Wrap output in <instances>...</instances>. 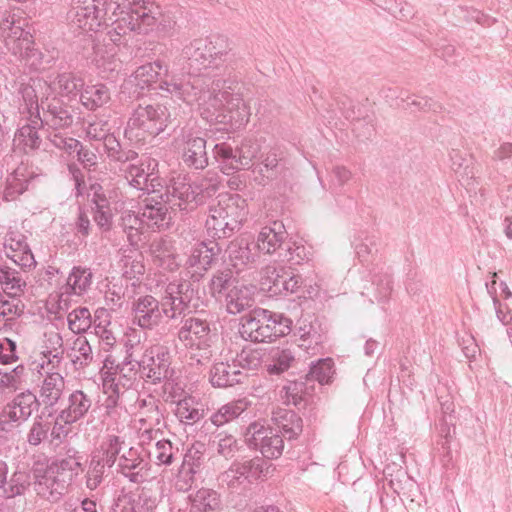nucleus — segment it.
Returning a JSON list of instances; mask_svg holds the SVG:
<instances>
[{
    "mask_svg": "<svg viewBox=\"0 0 512 512\" xmlns=\"http://www.w3.org/2000/svg\"><path fill=\"white\" fill-rule=\"evenodd\" d=\"M193 284L188 280L170 282L159 300L163 318L183 319L190 312V302L194 296Z\"/></svg>",
    "mask_w": 512,
    "mask_h": 512,
    "instance_id": "obj_6",
    "label": "nucleus"
},
{
    "mask_svg": "<svg viewBox=\"0 0 512 512\" xmlns=\"http://www.w3.org/2000/svg\"><path fill=\"white\" fill-rule=\"evenodd\" d=\"M64 388L65 380L60 373H47L40 386V403L45 407H53L61 399Z\"/></svg>",
    "mask_w": 512,
    "mask_h": 512,
    "instance_id": "obj_36",
    "label": "nucleus"
},
{
    "mask_svg": "<svg viewBox=\"0 0 512 512\" xmlns=\"http://www.w3.org/2000/svg\"><path fill=\"white\" fill-rule=\"evenodd\" d=\"M393 291L392 274L388 270L380 269L371 276V283L364 288L362 295L369 297L371 302L385 303Z\"/></svg>",
    "mask_w": 512,
    "mask_h": 512,
    "instance_id": "obj_33",
    "label": "nucleus"
},
{
    "mask_svg": "<svg viewBox=\"0 0 512 512\" xmlns=\"http://www.w3.org/2000/svg\"><path fill=\"white\" fill-rule=\"evenodd\" d=\"M291 325L283 314L259 308L241 318L239 333L247 341L270 342L289 334Z\"/></svg>",
    "mask_w": 512,
    "mask_h": 512,
    "instance_id": "obj_4",
    "label": "nucleus"
},
{
    "mask_svg": "<svg viewBox=\"0 0 512 512\" xmlns=\"http://www.w3.org/2000/svg\"><path fill=\"white\" fill-rule=\"evenodd\" d=\"M104 148L111 161L122 165L120 168H125L138 158L136 151L123 147L116 137H109L108 140H106V146Z\"/></svg>",
    "mask_w": 512,
    "mask_h": 512,
    "instance_id": "obj_48",
    "label": "nucleus"
},
{
    "mask_svg": "<svg viewBox=\"0 0 512 512\" xmlns=\"http://www.w3.org/2000/svg\"><path fill=\"white\" fill-rule=\"evenodd\" d=\"M157 168L158 161L146 157L139 164L130 163L120 170L130 186L150 195L163 190V180L159 177Z\"/></svg>",
    "mask_w": 512,
    "mask_h": 512,
    "instance_id": "obj_7",
    "label": "nucleus"
},
{
    "mask_svg": "<svg viewBox=\"0 0 512 512\" xmlns=\"http://www.w3.org/2000/svg\"><path fill=\"white\" fill-rule=\"evenodd\" d=\"M355 253L361 262H368L373 253L377 251V243L373 236L361 234L353 242Z\"/></svg>",
    "mask_w": 512,
    "mask_h": 512,
    "instance_id": "obj_61",
    "label": "nucleus"
},
{
    "mask_svg": "<svg viewBox=\"0 0 512 512\" xmlns=\"http://www.w3.org/2000/svg\"><path fill=\"white\" fill-rule=\"evenodd\" d=\"M119 506L120 512H155L157 501L147 492H142L136 496L125 497Z\"/></svg>",
    "mask_w": 512,
    "mask_h": 512,
    "instance_id": "obj_50",
    "label": "nucleus"
},
{
    "mask_svg": "<svg viewBox=\"0 0 512 512\" xmlns=\"http://www.w3.org/2000/svg\"><path fill=\"white\" fill-rule=\"evenodd\" d=\"M4 251L6 256L21 268H31L36 264L34 255L26 242V236L18 231L7 233Z\"/></svg>",
    "mask_w": 512,
    "mask_h": 512,
    "instance_id": "obj_23",
    "label": "nucleus"
},
{
    "mask_svg": "<svg viewBox=\"0 0 512 512\" xmlns=\"http://www.w3.org/2000/svg\"><path fill=\"white\" fill-rule=\"evenodd\" d=\"M241 88L238 87L237 92L231 96L226 90V133L241 130L249 122L250 107L242 97Z\"/></svg>",
    "mask_w": 512,
    "mask_h": 512,
    "instance_id": "obj_22",
    "label": "nucleus"
},
{
    "mask_svg": "<svg viewBox=\"0 0 512 512\" xmlns=\"http://www.w3.org/2000/svg\"><path fill=\"white\" fill-rule=\"evenodd\" d=\"M162 17L159 5L150 1L72 0L70 26L85 33L106 30L109 41L119 45L131 32L146 34Z\"/></svg>",
    "mask_w": 512,
    "mask_h": 512,
    "instance_id": "obj_1",
    "label": "nucleus"
},
{
    "mask_svg": "<svg viewBox=\"0 0 512 512\" xmlns=\"http://www.w3.org/2000/svg\"><path fill=\"white\" fill-rule=\"evenodd\" d=\"M30 181L28 179H20L18 173L10 175L7 178L6 187L3 197L7 201L15 200L19 195L28 189Z\"/></svg>",
    "mask_w": 512,
    "mask_h": 512,
    "instance_id": "obj_64",
    "label": "nucleus"
},
{
    "mask_svg": "<svg viewBox=\"0 0 512 512\" xmlns=\"http://www.w3.org/2000/svg\"><path fill=\"white\" fill-rule=\"evenodd\" d=\"M120 226L126 234L128 242L132 246H137L141 241L142 229L145 225L142 221V215L132 211H126L121 216Z\"/></svg>",
    "mask_w": 512,
    "mask_h": 512,
    "instance_id": "obj_47",
    "label": "nucleus"
},
{
    "mask_svg": "<svg viewBox=\"0 0 512 512\" xmlns=\"http://www.w3.org/2000/svg\"><path fill=\"white\" fill-rule=\"evenodd\" d=\"M175 414L181 422L195 423L204 417L203 404L195 397L184 396L178 399Z\"/></svg>",
    "mask_w": 512,
    "mask_h": 512,
    "instance_id": "obj_45",
    "label": "nucleus"
},
{
    "mask_svg": "<svg viewBox=\"0 0 512 512\" xmlns=\"http://www.w3.org/2000/svg\"><path fill=\"white\" fill-rule=\"evenodd\" d=\"M157 465H171L179 455V449L171 441L158 440L154 449L149 452Z\"/></svg>",
    "mask_w": 512,
    "mask_h": 512,
    "instance_id": "obj_54",
    "label": "nucleus"
},
{
    "mask_svg": "<svg viewBox=\"0 0 512 512\" xmlns=\"http://www.w3.org/2000/svg\"><path fill=\"white\" fill-rule=\"evenodd\" d=\"M69 357L76 369H83L92 363V347L86 337L79 336L74 340Z\"/></svg>",
    "mask_w": 512,
    "mask_h": 512,
    "instance_id": "obj_52",
    "label": "nucleus"
},
{
    "mask_svg": "<svg viewBox=\"0 0 512 512\" xmlns=\"http://www.w3.org/2000/svg\"><path fill=\"white\" fill-rule=\"evenodd\" d=\"M260 289L270 296L295 293L302 284L299 275L293 274L287 268L269 264L261 270Z\"/></svg>",
    "mask_w": 512,
    "mask_h": 512,
    "instance_id": "obj_9",
    "label": "nucleus"
},
{
    "mask_svg": "<svg viewBox=\"0 0 512 512\" xmlns=\"http://www.w3.org/2000/svg\"><path fill=\"white\" fill-rule=\"evenodd\" d=\"M40 112H36V124L47 126L48 128L58 130L69 128L75 120V109L72 105L64 102L57 96H46L41 98Z\"/></svg>",
    "mask_w": 512,
    "mask_h": 512,
    "instance_id": "obj_8",
    "label": "nucleus"
},
{
    "mask_svg": "<svg viewBox=\"0 0 512 512\" xmlns=\"http://www.w3.org/2000/svg\"><path fill=\"white\" fill-rule=\"evenodd\" d=\"M108 466L91 454V459L86 473V486L95 490L103 482Z\"/></svg>",
    "mask_w": 512,
    "mask_h": 512,
    "instance_id": "obj_59",
    "label": "nucleus"
},
{
    "mask_svg": "<svg viewBox=\"0 0 512 512\" xmlns=\"http://www.w3.org/2000/svg\"><path fill=\"white\" fill-rule=\"evenodd\" d=\"M0 284L4 293L10 297L19 296L26 286L20 272L8 266L0 267Z\"/></svg>",
    "mask_w": 512,
    "mask_h": 512,
    "instance_id": "obj_49",
    "label": "nucleus"
},
{
    "mask_svg": "<svg viewBox=\"0 0 512 512\" xmlns=\"http://www.w3.org/2000/svg\"><path fill=\"white\" fill-rule=\"evenodd\" d=\"M162 193H169L172 205H177L180 209H185V207H182V203L193 202L198 194L186 174L173 176L168 185L163 184Z\"/></svg>",
    "mask_w": 512,
    "mask_h": 512,
    "instance_id": "obj_31",
    "label": "nucleus"
},
{
    "mask_svg": "<svg viewBox=\"0 0 512 512\" xmlns=\"http://www.w3.org/2000/svg\"><path fill=\"white\" fill-rule=\"evenodd\" d=\"M22 119L26 122L17 129L14 137L15 144L22 147L25 152L39 149L42 138L38 131L44 126L36 124L34 117L28 116L22 117Z\"/></svg>",
    "mask_w": 512,
    "mask_h": 512,
    "instance_id": "obj_38",
    "label": "nucleus"
},
{
    "mask_svg": "<svg viewBox=\"0 0 512 512\" xmlns=\"http://www.w3.org/2000/svg\"><path fill=\"white\" fill-rule=\"evenodd\" d=\"M200 459L201 455L198 451L192 453V451L189 450V452L184 455L174 482V487L177 491L187 492L192 488L195 482V474L201 465Z\"/></svg>",
    "mask_w": 512,
    "mask_h": 512,
    "instance_id": "obj_34",
    "label": "nucleus"
},
{
    "mask_svg": "<svg viewBox=\"0 0 512 512\" xmlns=\"http://www.w3.org/2000/svg\"><path fill=\"white\" fill-rule=\"evenodd\" d=\"M224 208L221 207L220 200L218 205H211L209 215L206 219V228L208 236L214 239H221V233L224 234Z\"/></svg>",
    "mask_w": 512,
    "mask_h": 512,
    "instance_id": "obj_57",
    "label": "nucleus"
},
{
    "mask_svg": "<svg viewBox=\"0 0 512 512\" xmlns=\"http://www.w3.org/2000/svg\"><path fill=\"white\" fill-rule=\"evenodd\" d=\"M334 373L333 361L331 358L319 359L317 362L312 363L307 380H315L320 384L328 383Z\"/></svg>",
    "mask_w": 512,
    "mask_h": 512,
    "instance_id": "obj_58",
    "label": "nucleus"
},
{
    "mask_svg": "<svg viewBox=\"0 0 512 512\" xmlns=\"http://www.w3.org/2000/svg\"><path fill=\"white\" fill-rule=\"evenodd\" d=\"M263 473L262 461L253 459L233 463L226 471V483L230 488H246L253 480Z\"/></svg>",
    "mask_w": 512,
    "mask_h": 512,
    "instance_id": "obj_25",
    "label": "nucleus"
},
{
    "mask_svg": "<svg viewBox=\"0 0 512 512\" xmlns=\"http://www.w3.org/2000/svg\"><path fill=\"white\" fill-rule=\"evenodd\" d=\"M183 162L194 169H204L208 165L206 140L202 137H189L186 141Z\"/></svg>",
    "mask_w": 512,
    "mask_h": 512,
    "instance_id": "obj_39",
    "label": "nucleus"
},
{
    "mask_svg": "<svg viewBox=\"0 0 512 512\" xmlns=\"http://www.w3.org/2000/svg\"><path fill=\"white\" fill-rule=\"evenodd\" d=\"M92 283V272L89 268L73 267L67 278V293L82 295Z\"/></svg>",
    "mask_w": 512,
    "mask_h": 512,
    "instance_id": "obj_51",
    "label": "nucleus"
},
{
    "mask_svg": "<svg viewBox=\"0 0 512 512\" xmlns=\"http://www.w3.org/2000/svg\"><path fill=\"white\" fill-rule=\"evenodd\" d=\"M142 202V221L148 228L163 230L170 227L172 218L169 205H172V200L169 199V193H162L160 190L147 195Z\"/></svg>",
    "mask_w": 512,
    "mask_h": 512,
    "instance_id": "obj_11",
    "label": "nucleus"
},
{
    "mask_svg": "<svg viewBox=\"0 0 512 512\" xmlns=\"http://www.w3.org/2000/svg\"><path fill=\"white\" fill-rule=\"evenodd\" d=\"M286 236L285 227L279 221H274L271 225L262 227L256 242L254 241L257 253L274 254L283 245Z\"/></svg>",
    "mask_w": 512,
    "mask_h": 512,
    "instance_id": "obj_30",
    "label": "nucleus"
},
{
    "mask_svg": "<svg viewBox=\"0 0 512 512\" xmlns=\"http://www.w3.org/2000/svg\"><path fill=\"white\" fill-rule=\"evenodd\" d=\"M277 433H282L288 439L296 438L302 432V419L292 410L278 409L273 412Z\"/></svg>",
    "mask_w": 512,
    "mask_h": 512,
    "instance_id": "obj_40",
    "label": "nucleus"
},
{
    "mask_svg": "<svg viewBox=\"0 0 512 512\" xmlns=\"http://www.w3.org/2000/svg\"><path fill=\"white\" fill-rule=\"evenodd\" d=\"M138 411V422L142 432V438L152 440L158 433H162L165 426L161 403L155 397L148 395L145 398H138L135 403Z\"/></svg>",
    "mask_w": 512,
    "mask_h": 512,
    "instance_id": "obj_12",
    "label": "nucleus"
},
{
    "mask_svg": "<svg viewBox=\"0 0 512 512\" xmlns=\"http://www.w3.org/2000/svg\"><path fill=\"white\" fill-rule=\"evenodd\" d=\"M228 263L226 270L231 273H240L256 262L258 253L254 245V238L249 234H241L234 238L226 247Z\"/></svg>",
    "mask_w": 512,
    "mask_h": 512,
    "instance_id": "obj_16",
    "label": "nucleus"
},
{
    "mask_svg": "<svg viewBox=\"0 0 512 512\" xmlns=\"http://www.w3.org/2000/svg\"><path fill=\"white\" fill-rule=\"evenodd\" d=\"M92 397L82 390H74L69 394L67 405L60 411L57 420L72 424L83 419L92 407Z\"/></svg>",
    "mask_w": 512,
    "mask_h": 512,
    "instance_id": "obj_29",
    "label": "nucleus"
},
{
    "mask_svg": "<svg viewBox=\"0 0 512 512\" xmlns=\"http://www.w3.org/2000/svg\"><path fill=\"white\" fill-rule=\"evenodd\" d=\"M111 322L106 310H97L94 317V334L98 337L101 348L109 351L116 344V337L109 328Z\"/></svg>",
    "mask_w": 512,
    "mask_h": 512,
    "instance_id": "obj_43",
    "label": "nucleus"
},
{
    "mask_svg": "<svg viewBox=\"0 0 512 512\" xmlns=\"http://www.w3.org/2000/svg\"><path fill=\"white\" fill-rule=\"evenodd\" d=\"M68 328L75 334H82L94 325L88 308L80 307L71 311L67 316Z\"/></svg>",
    "mask_w": 512,
    "mask_h": 512,
    "instance_id": "obj_56",
    "label": "nucleus"
},
{
    "mask_svg": "<svg viewBox=\"0 0 512 512\" xmlns=\"http://www.w3.org/2000/svg\"><path fill=\"white\" fill-rule=\"evenodd\" d=\"M294 361V355L289 349H274L270 354V363L266 364L269 375H280L287 371Z\"/></svg>",
    "mask_w": 512,
    "mask_h": 512,
    "instance_id": "obj_55",
    "label": "nucleus"
},
{
    "mask_svg": "<svg viewBox=\"0 0 512 512\" xmlns=\"http://www.w3.org/2000/svg\"><path fill=\"white\" fill-rule=\"evenodd\" d=\"M0 33L5 47L32 70L44 68V54L34 46L28 21L18 10L0 11Z\"/></svg>",
    "mask_w": 512,
    "mask_h": 512,
    "instance_id": "obj_3",
    "label": "nucleus"
},
{
    "mask_svg": "<svg viewBox=\"0 0 512 512\" xmlns=\"http://www.w3.org/2000/svg\"><path fill=\"white\" fill-rule=\"evenodd\" d=\"M111 100V91L103 83L88 84L83 86L79 101L83 107L90 111H95L104 107Z\"/></svg>",
    "mask_w": 512,
    "mask_h": 512,
    "instance_id": "obj_35",
    "label": "nucleus"
},
{
    "mask_svg": "<svg viewBox=\"0 0 512 512\" xmlns=\"http://www.w3.org/2000/svg\"><path fill=\"white\" fill-rule=\"evenodd\" d=\"M263 353L258 349L244 348L237 355L236 362L243 370H256L262 364Z\"/></svg>",
    "mask_w": 512,
    "mask_h": 512,
    "instance_id": "obj_63",
    "label": "nucleus"
},
{
    "mask_svg": "<svg viewBox=\"0 0 512 512\" xmlns=\"http://www.w3.org/2000/svg\"><path fill=\"white\" fill-rule=\"evenodd\" d=\"M40 401L30 390L17 394L5 405L0 414V430L9 432L18 425L27 421L34 411H37Z\"/></svg>",
    "mask_w": 512,
    "mask_h": 512,
    "instance_id": "obj_10",
    "label": "nucleus"
},
{
    "mask_svg": "<svg viewBox=\"0 0 512 512\" xmlns=\"http://www.w3.org/2000/svg\"><path fill=\"white\" fill-rule=\"evenodd\" d=\"M133 323L142 329L152 330L163 321L159 300L152 295H143L132 302Z\"/></svg>",
    "mask_w": 512,
    "mask_h": 512,
    "instance_id": "obj_18",
    "label": "nucleus"
},
{
    "mask_svg": "<svg viewBox=\"0 0 512 512\" xmlns=\"http://www.w3.org/2000/svg\"><path fill=\"white\" fill-rule=\"evenodd\" d=\"M260 151V144L252 138H245L235 148L226 146V169L249 168Z\"/></svg>",
    "mask_w": 512,
    "mask_h": 512,
    "instance_id": "obj_26",
    "label": "nucleus"
},
{
    "mask_svg": "<svg viewBox=\"0 0 512 512\" xmlns=\"http://www.w3.org/2000/svg\"><path fill=\"white\" fill-rule=\"evenodd\" d=\"M139 368L152 383H160L172 378L173 370L170 368L171 355L164 346H155L146 350L141 360H138Z\"/></svg>",
    "mask_w": 512,
    "mask_h": 512,
    "instance_id": "obj_14",
    "label": "nucleus"
},
{
    "mask_svg": "<svg viewBox=\"0 0 512 512\" xmlns=\"http://www.w3.org/2000/svg\"><path fill=\"white\" fill-rule=\"evenodd\" d=\"M26 375V367L18 365L15 368L0 369V388L17 390L23 383Z\"/></svg>",
    "mask_w": 512,
    "mask_h": 512,
    "instance_id": "obj_60",
    "label": "nucleus"
},
{
    "mask_svg": "<svg viewBox=\"0 0 512 512\" xmlns=\"http://www.w3.org/2000/svg\"><path fill=\"white\" fill-rule=\"evenodd\" d=\"M44 90H48L47 80L42 78H30L27 83L19 85L18 110L22 117H36V112H40L41 98L45 97Z\"/></svg>",
    "mask_w": 512,
    "mask_h": 512,
    "instance_id": "obj_20",
    "label": "nucleus"
},
{
    "mask_svg": "<svg viewBox=\"0 0 512 512\" xmlns=\"http://www.w3.org/2000/svg\"><path fill=\"white\" fill-rule=\"evenodd\" d=\"M84 83L81 74L66 70L50 76L47 81V89L54 93L53 96L73 101L79 99Z\"/></svg>",
    "mask_w": 512,
    "mask_h": 512,
    "instance_id": "obj_21",
    "label": "nucleus"
},
{
    "mask_svg": "<svg viewBox=\"0 0 512 512\" xmlns=\"http://www.w3.org/2000/svg\"><path fill=\"white\" fill-rule=\"evenodd\" d=\"M246 441L249 445L260 450L266 458H278L283 451L284 442L282 436L273 428L254 422L247 428Z\"/></svg>",
    "mask_w": 512,
    "mask_h": 512,
    "instance_id": "obj_15",
    "label": "nucleus"
},
{
    "mask_svg": "<svg viewBox=\"0 0 512 512\" xmlns=\"http://www.w3.org/2000/svg\"><path fill=\"white\" fill-rule=\"evenodd\" d=\"M310 395L304 381H290L281 390V398L287 405L299 406Z\"/></svg>",
    "mask_w": 512,
    "mask_h": 512,
    "instance_id": "obj_53",
    "label": "nucleus"
},
{
    "mask_svg": "<svg viewBox=\"0 0 512 512\" xmlns=\"http://www.w3.org/2000/svg\"><path fill=\"white\" fill-rule=\"evenodd\" d=\"M116 472L130 482L140 484L146 480L148 462L144 460L139 448L125 447L118 458Z\"/></svg>",
    "mask_w": 512,
    "mask_h": 512,
    "instance_id": "obj_19",
    "label": "nucleus"
},
{
    "mask_svg": "<svg viewBox=\"0 0 512 512\" xmlns=\"http://www.w3.org/2000/svg\"><path fill=\"white\" fill-rule=\"evenodd\" d=\"M224 92L220 89L216 92L213 88V92L209 95L208 99L202 106L201 115L208 123L212 124H223L224 123Z\"/></svg>",
    "mask_w": 512,
    "mask_h": 512,
    "instance_id": "obj_42",
    "label": "nucleus"
},
{
    "mask_svg": "<svg viewBox=\"0 0 512 512\" xmlns=\"http://www.w3.org/2000/svg\"><path fill=\"white\" fill-rule=\"evenodd\" d=\"M162 70L167 73L168 67L160 60L138 67L122 85L121 93H128L131 98L139 100L144 95V91L149 90L157 82Z\"/></svg>",
    "mask_w": 512,
    "mask_h": 512,
    "instance_id": "obj_13",
    "label": "nucleus"
},
{
    "mask_svg": "<svg viewBox=\"0 0 512 512\" xmlns=\"http://www.w3.org/2000/svg\"><path fill=\"white\" fill-rule=\"evenodd\" d=\"M170 113L166 106L137 104L131 111L124 129V136L130 141H142L147 136H157L168 126Z\"/></svg>",
    "mask_w": 512,
    "mask_h": 512,
    "instance_id": "obj_5",
    "label": "nucleus"
},
{
    "mask_svg": "<svg viewBox=\"0 0 512 512\" xmlns=\"http://www.w3.org/2000/svg\"><path fill=\"white\" fill-rule=\"evenodd\" d=\"M126 446L125 440L114 434L107 435L92 454L101 460L108 468L117 466L118 458Z\"/></svg>",
    "mask_w": 512,
    "mask_h": 512,
    "instance_id": "obj_37",
    "label": "nucleus"
},
{
    "mask_svg": "<svg viewBox=\"0 0 512 512\" xmlns=\"http://www.w3.org/2000/svg\"><path fill=\"white\" fill-rule=\"evenodd\" d=\"M191 506L189 512H220V494L212 489L202 488L194 495H190Z\"/></svg>",
    "mask_w": 512,
    "mask_h": 512,
    "instance_id": "obj_41",
    "label": "nucleus"
},
{
    "mask_svg": "<svg viewBox=\"0 0 512 512\" xmlns=\"http://www.w3.org/2000/svg\"><path fill=\"white\" fill-rule=\"evenodd\" d=\"M178 338L185 346L201 349L209 345L211 339L209 324L196 317H190L183 321L178 331Z\"/></svg>",
    "mask_w": 512,
    "mask_h": 512,
    "instance_id": "obj_24",
    "label": "nucleus"
},
{
    "mask_svg": "<svg viewBox=\"0 0 512 512\" xmlns=\"http://www.w3.org/2000/svg\"><path fill=\"white\" fill-rule=\"evenodd\" d=\"M296 329L302 341L299 347L303 348L308 353L312 350L311 354H315L322 343V336L318 333L313 323L307 318H302L298 321Z\"/></svg>",
    "mask_w": 512,
    "mask_h": 512,
    "instance_id": "obj_44",
    "label": "nucleus"
},
{
    "mask_svg": "<svg viewBox=\"0 0 512 512\" xmlns=\"http://www.w3.org/2000/svg\"><path fill=\"white\" fill-rule=\"evenodd\" d=\"M283 160V152L278 148H272L268 153L263 155L260 172L267 173V178H273L279 172L281 161Z\"/></svg>",
    "mask_w": 512,
    "mask_h": 512,
    "instance_id": "obj_62",
    "label": "nucleus"
},
{
    "mask_svg": "<svg viewBox=\"0 0 512 512\" xmlns=\"http://www.w3.org/2000/svg\"><path fill=\"white\" fill-rule=\"evenodd\" d=\"M226 312L236 314L242 312L244 309L252 306L253 300V286L244 284L233 285V283L226 278Z\"/></svg>",
    "mask_w": 512,
    "mask_h": 512,
    "instance_id": "obj_32",
    "label": "nucleus"
},
{
    "mask_svg": "<svg viewBox=\"0 0 512 512\" xmlns=\"http://www.w3.org/2000/svg\"><path fill=\"white\" fill-rule=\"evenodd\" d=\"M219 239L202 241L195 244L186 261L189 268H196L195 272L206 271L221 253Z\"/></svg>",
    "mask_w": 512,
    "mask_h": 512,
    "instance_id": "obj_28",
    "label": "nucleus"
},
{
    "mask_svg": "<svg viewBox=\"0 0 512 512\" xmlns=\"http://www.w3.org/2000/svg\"><path fill=\"white\" fill-rule=\"evenodd\" d=\"M220 50L212 42L206 39H195L184 46L179 57L182 69L190 76L188 80L172 79L161 81L159 89L175 96L185 102H190L196 97L199 87L195 76L204 69H217L224 63Z\"/></svg>",
    "mask_w": 512,
    "mask_h": 512,
    "instance_id": "obj_2",
    "label": "nucleus"
},
{
    "mask_svg": "<svg viewBox=\"0 0 512 512\" xmlns=\"http://www.w3.org/2000/svg\"><path fill=\"white\" fill-rule=\"evenodd\" d=\"M247 209L246 200L238 194H231L226 198V217H230V221H226V229L235 230L239 228L246 219Z\"/></svg>",
    "mask_w": 512,
    "mask_h": 512,
    "instance_id": "obj_46",
    "label": "nucleus"
},
{
    "mask_svg": "<svg viewBox=\"0 0 512 512\" xmlns=\"http://www.w3.org/2000/svg\"><path fill=\"white\" fill-rule=\"evenodd\" d=\"M72 481V478L59 471L50 474L49 465L44 475L35 483V490L40 496L55 502L65 493Z\"/></svg>",
    "mask_w": 512,
    "mask_h": 512,
    "instance_id": "obj_27",
    "label": "nucleus"
},
{
    "mask_svg": "<svg viewBox=\"0 0 512 512\" xmlns=\"http://www.w3.org/2000/svg\"><path fill=\"white\" fill-rule=\"evenodd\" d=\"M139 370L138 360L133 357V352L127 349L125 359L116 365L114 372L104 378V391L124 394L134 385Z\"/></svg>",
    "mask_w": 512,
    "mask_h": 512,
    "instance_id": "obj_17",
    "label": "nucleus"
}]
</instances>
